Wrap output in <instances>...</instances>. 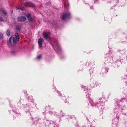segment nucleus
Instances as JSON below:
<instances>
[{
  "mask_svg": "<svg viewBox=\"0 0 127 127\" xmlns=\"http://www.w3.org/2000/svg\"><path fill=\"white\" fill-rule=\"evenodd\" d=\"M75 126L76 127H81L78 124H77L76 125H75Z\"/></svg>",
  "mask_w": 127,
  "mask_h": 127,
  "instance_id": "obj_20",
  "label": "nucleus"
},
{
  "mask_svg": "<svg viewBox=\"0 0 127 127\" xmlns=\"http://www.w3.org/2000/svg\"><path fill=\"white\" fill-rule=\"evenodd\" d=\"M28 20L32 22L33 21V19L31 17L28 18Z\"/></svg>",
  "mask_w": 127,
  "mask_h": 127,
  "instance_id": "obj_14",
  "label": "nucleus"
},
{
  "mask_svg": "<svg viewBox=\"0 0 127 127\" xmlns=\"http://www.w3.org/2000/svg\"><path fill=\"white\" fill-rule=\"evenodd\" d=\"M3 38V35L2 33L0 32V38L2 39Z\"/></svg>",
  "mask_w": 127,
  "mask_h": 127,
  "instance_id": "obj_11",
  "label": "nucleus"
},
{
  "mask_svg": "<svg viewBox=\"0 0 127 127\" xmlns=\"http://www.w3.org/2000/svg\"><path fill=\"white\" fill-rule=\"evenodd\" d=\"M16 8L17 9H20L22 10H23L24 9V7H22L20 5L17 7Z\"/></svg>",
  "mask_w": 127,
  "mask_h": 127,
  "instance_id": "obj_9",
  "label": "nucleus"
},
{
  "mask_svg": "<svg viewBox=\"0 0 127 127\" xmlns=\"http://www.w3.org/2000/svg\"><path fill=\"white\" fill-rule=\"evenodd\" d=\"M71 15L69 12H67L63 14L62 19L63 20H66L70 18Z\"/></svg>",
  "mask_w": 127,
  "mask_h": 127,
  "instance_id": "obj_2",
  "label": "nucleus"
},
{
  "mask_svg": "<svg viewBox=\"0 0 127 127\" xmlns=\"http://www.w3.org/2000/svg\"><path fill=\"white\" fill-rule=\"evenodd\" d=\"M1 12L4 15H6L7 14V13L5 11L3 8L0 9V13Z\"/></svg>",
  "mask_w": 127,
  "mask_h": 127,
  "instance_id": "obj_8",
  "label": "nucleus"
},
{
  "mask_svg": "<svg viewBox=\"0 0 127 127\" xmlns=\"http://www.w3.org/2000/svg\"><path fill=\"white\" fill-rule=\"evenodd\" d=\"M24 4L27 6L33 7L35 6L34 4L31 2H27L25 3Z\"/></svg>",
  "mask_w": 127,
  "mask_h": 127,
  "instance_id": "obj_5",
  "label": "nucleus"
},
{
  "mask_svg": "<svg viewBox=\"0 0 127 127\" xmlns=\"http://www.w3.org/2000/svg\"><path fill=\"white\" fill-rule=\"evenodd\" d=\"M91 105L92 106H94L92 104V103H91Z\"/></svg>",
  "mask_w": 127,
  "mask_h": 127,
  "instance_id": "obj_23",
  "label": "nucleus"
},
{
  "mask_svg": "<svg viewBox=\"0 0 127 127\" xmlns=\"http://www.w3.org/2000/svg\"><path fill=\"white\" fill-rule=\"evenodd\" d=\"M95 106V107H98V108H99V109L101 108V107H100L101 105H100V104H96Z\"/></svg>",
  "mask_w": 127,
  "mask_h": 127,
  "instance_id": "obj_12",
  "label": "nucleus"
},
{
  "mask_svg": "<svg viewBox=\"0 0 127 127\" xmlns=\"http://www.w3.org/2000/svg\"><path fill=\"white\" fill-rule=\"evenodd\" d=\"M12 36H11L10 38H9V41H10V42H11V40L12 39Z\"/></svg>",
  "mask_w": 127,
  "mask_h": 127,
  "instance_id": "obj_19",
  "label": "nucleus"
},
{
  "mask_svg": "<svg viewBox=\"0 0 127 127\" xmlns=\"http://www.w3.org/2000/svg\"><path fill=\"white\" fill-rule=\"evenodd\" d=\"M44 42V40L43 38H40L39 39L38 43L39 45H41Z\"/></svg>",
  "mask_w": 127,
  "mask_h": 127,
  "instance_id": "obj_7",
  "label": "nucleus"
},
{
  "mask_svg": "<svg viewBox=\"0 0 127 127\" xmlns=\"http://www.w3.org/2000/svg\"><path fill=\"white\" fill-rule=\"evenodd\" d=\"M44 35V37L46 39L49 40L50 39V37L49 35V33L47 32H44L43 33Z\"/></svg>",
  "mask_w": 127,
  "mask_h": 127,
  "instance_id": "obj_4",
  "label": "nucleus"
},
{
  "mask_svg": "<svg viewBox=\"0 0 127 127\" xmlns=\"http://www.w3.org/2000/svg\"><path fill=\"white\" fill-rule=\"evenodd\" d=\"M107 68H106V67L104 68H103L102 69V71H104V70L105 71H104V72H107L108 70H107Z\"/></svg>",
  "mask_w": 127,
  "mask_h": 127,
  "instance_id": "obj_10",
  "label": "nucleus"
},
{
  "mask_svg": "<svg viewBox=\"0 0 127 127\" xmlns=\"http://www.w3.org/2000/svg\"><path fill=\"white\" fill-rule=\"evenodd\" d=\"M41 57H42L41 56V55H39L37 57V58L38 59H40L41 58Z\"/></svg>",
  "mask_w": 127,
  "mask_h": 127,
  "instance_id": "obj_16",
  "label": "nucleus"
},
{
  "mask_svg": "<svg viewBox=\"0 0 127 127\" xmlns=\"http://www.w3.org/2000/svg\"><path fill=\"white\" fill-rule=\"evenodd\" d=\"M27 18H28L31 17V15L30 14H28L27 15Z\"/></svg>",
  "mask_w": 127,
  "mask_h": 127,
  "instance_id": "obj_17",
  "label": "nucleus"
},
{
  "mask_svg": "<svg viewBox=\"0 0 127 127\" xmlns=\"http://www.w3.org/2000/svg\"><path fill=\"white\" fill-rule=\"evenodd\" d=\"M10 32L9 31H8V30H7V32L6 33L7 35L8 36H9L10 35Z\"/></svg>",
  "mask_w": 127,
  "mask_h": 127,
  "instance_id": "obj_13",
  "label": "nucleus"
},
{
  "mask_svg": "<svg viewBox=\"0 0 127 127\" xmlns=\"http://www.w3.org/2000/svg\"><path fill=\"white\" fill-rule=\"evenodd\" d=\"M50 44L56 52H59L61 50V47L58 44V41L57 39L53 40V41L50 42Z\"/></svg>",
  "mask_w": 127,
  "mask_h": 127,
  "instance_id": "obj_1",
  "label": "nucleus"
},
{
  "mask_svg": "<svg viewBox=\"0 0 127 127\" xmlns=\"http://www.w3.org/2000/svg\"><path fill=\"white\" fill-rule=\"evenodd\" d=\"M26 19L25 17L23 16L19 17L18 18V20L19 21L21 22H24Z\"/></svg>",
  "mask_w": 127,
  "mask_h": 127,
  "instance_id": "obj_6",
  "label": "nucleus"
},
{
  "mask_svg": "<svg viewBox=\"0 0 127 127\" xmlns=\"http://www.w3.org/2000/svg\"><path fill=\"white\" fill-rule=\"evenodd\" d=\"M62 97H62V99L64 100V97H63V96H62Z\"/></svg>",
  "mask_w": 127,
  "mask_h": 127,
  "instance_id": "obj_22",
  "label": "nucleus"
},
{
  "mask_svg": "<svg viewBox=\"0 0 127 127\" xmlns=\"http://www.w3.org/2000/svg\"><path fill=\"white\" fill-rule=\"evenodd\" d=\"M3 19L2 17H0V21H3Z\"/></svg>",
  "mask_w": 127,
  "mask_h": 127,
  "instance_id": "obj_21",
  "label": "nucleus"
},
{
  "mask_svg": "<svg viewBox=\"0 0 127 127\" xmlns=\"http://www.w3.org/2000/svg\"><path fill=\"white\" fill-rule=\"evenodd\" d=\"M19 39V36L18 33H15V36L13 37V40L14 43H15L17 41H18Z\"/></svg>",
  "mask_w": 127,
  "mask_h": 127,
  "instance_id": "obj_3",
  "label": "nucleus"
},
{
  "mask_svg": "<svg viewBox=\"0 0 127 127\" xmlns=\"http://www.w3.org/2000/svg\"><path fill=\"white\" fill-rule=\"evenodd\" d=\"M41 47V46H40V48H40V47Z\"/></svg>",
  "mask_w": 127,
  "mask_h": 127,
  "instance_id": "obj_24",
  "label": "nucleus"
},
{
  "mask_svg": "<svg viewBox=\"0 0 127 127\" xmlns=\"http://www.w3.org/2000/svg\"><path fill=\"white\" fill-rule=\"evenodd\" d=\"M68 5H67L66 4H65V5H64L65 7H66V8H68Z\"/></svg>",
  "mask_w": 127,
  "mask_h": 127,
  "instance_id": "obj_18",
  "label": "nucleus"
},
{
  "mask_svg": "<svg viewBox=\"0 0 127 127\" xmlns=\"http://www.w3.org/2000/svg\"><path fill=\"white\" fill-rule=\"evenodd\" d=\"M16 29L18 30H20L21 29L20 27L19 26H17L16 27Z\"/></svg>",
  "mask_w": 127,
  "mask_h": 127,
  "instance_id": "obj_15",
  "label": "nucleus"
}]
</instances>
